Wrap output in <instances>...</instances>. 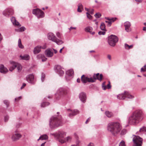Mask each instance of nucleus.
<instances>
[{
    "mask_svg": "<svg viewBox=\"0 0 146 146\" xmlns=\"http://www.w3.org/2000/svg\"><path fill=\"white\" fill-rule=\"evenodd\" d=\"M26 84L25 83H23V84L22 86L21 87V89H22L23 88H24V87L26 86Z\"/></svg>",
    "mask_w": 146,
    "mask_h": 146,
    "instance_id": "55",
    "label": "nucleus"
},
{
    "mask_svg": "<svg viewBox=\"0 0 146 146\" xmlns=\"http://www.w3.org/2000/svg\"><path fill=\"white\" fill-rule=\"evenodd\" d=\"M44 56L43 54H39L37 56L39 58L40 57H41L42 59V61H45L47 59V58H43Z\"/></svg>",
    "mask_w": 146,
    "mask_h": 146,
    "instance_id": "33",
    "label": "nucleus"
},
{
    "mask_svg": "<svg viewBox=\"0 0 146 146\" xmlns=\"http://www.w3.org/2000/svg\"><path fill=\"white\" fill-rule=\"evenodd\" d=\"M105 19H107V20H108V21H112V22H114V21L115 20V19H116V18H109V17H106L105 18Z\"/></svg>",
    "mask_w": 146,
    "mask_h": 146,
    "instance_id": "37",
    "label": "nucleus"
},
{
    "mask_svg": "<svg viewBox=\"0 0 146 146\" xmlns=\"http://www.w3.org/2000/svg\"><path fill=\"white\" fill-rule=\"evenodd\" d=\"M21 125V124L20 123H18V124H17L16 125V127H19Z\"/></svg>",
    "mask_w": 146,
    "mask_h": 146,
    "instance_id": "59",
    "label": "nucleus"
},
{
    "mask_svg": "<svg viewBox=\"0 0 146 146\" xmlns=\"http://www.w3.org/2000/svg\"><path fill=\"white\" fill-rule=\"evenodd\" d=\"M140 132H146V127L144 126L143 127L139 130Z\"/></svg>",
    "mask_w": 146,
    "mask_h": 146,
    "instance_id": "39",
    "label": "nucleus"
},
{
    "mask_svg": "<svg viewBox=\"0 0 146 146\" xmlns=\"http://www.w3.org/2000/svg\"><path fill=\"white\" fill-rule=\"evenodd\" d=\"M66 133L63 131H59L56 133V137L60 139H64V137L66 136Z\"/></svg>",
    "mask_w": 146,
    "mask_h": 146,
    "instance_id": "20",
    "label": "nucleus"
},
{
    "mask_svg": "<svg viewBox=\"0 0 146 146\" xmlns=\"http://www.w3.org/2000/svg\"><path fill=\"white\" fill-rule=\"evenodd\" d=\"M125 47L126 49H129L130 48H132L133 47V45H129L128 44L126 43H125L124 44Z\"/></svg>",
    "mask_w": 146,
    "mask_h": 146,
    "instance_id": "30",
    "label": "nucleus"
},
{
    "mask_svg": "<svg viewBox=\"0 0 146 146\" xmlns=\"http://www.w3.org/2000/svg\"><path fill=\"white\" fill-rule=\"evenodd\" d=\"M11 66H10L9 70L11 71H12L16 67H17L18 71H20L22 69L21 65L14 61H11L10 62Z\"/></svg>",
    "mask_w": 146,
    "mask_h": 146,
    "instance_id": "9",
    "label": "nucleus"
},
{
    "mask_svg": "<svg viewBox=\"0 0 146 146\" xmlns=\"http://www.w3.org/2000/svg\"><path fill=\"white\" fill-rule=\"evenodd\" d=\"M45 54L46 56L48 57H52L53 55V53L50 49H47L45 51Z\"/></svg>",
    "mask_w": 146,
    "mask_h": 146,
    "instance_id": "24",
    "label": "nucleus"
},
{
    "mask_svg": "<svg viewBox=\"0 0 146 146\" xmlns=\"http://www.w3.org/2000/svg\"><path fill=\"white\" fill-rule=\"evenodd\" d=\"M48 37L49 40L56 42L58 45H60L63 43L62 40L58 39L54 34L52 33H48Z\"/></svg>",
    "mask_w": 146,
    "mask_h": 146,
    "instance_id": "5",
    "label": "nucleus"
},
{
    "mask_svg": "<svg viewBox=\"0 0 146 146\" xmlns=\"http://www.w3.org/2000/svg\"><path fill=\"white\" fill-rule=\"evenodd\" d=\"M56 35L58 38H61V35L60 33L59 32H57L56 33Z\"/></svg>",
    "mask_w": 146,
    "mask_h": 146,
    "instance_id": "47",
    "label": "nucleus"
},
{
    "mask_svg": "<svg viewBox=\"0 0 146 146\" xmlns=\"http://www.w3.org/2000/svg\"><path fill=\"white\" fill-rule=\"evenodd\" d=\"M13 10L11 8L6 9L3 12V15L6 17H9L10 16L13 15Z\"/></svg>",
    "mask_w": 146,
    "mask_h": 146,
    "instance_id": "11",
    "label": "nucleus"
},
{
    "mask_svg": "<svg viewBox=\"0 0 146 146\" xmlns=\"http://www.w3.org/2000/svg\"><path fill=\"white\" fill-rule=\"evenodd\" d=\"M41 137V140H46L48 139V136L46 134H44L40 136Z\"/></svg>",
    "mask_w": 146,
    "mask_h": 146,
    "instance_id": "36",
    "label": "nucleus"
},
{
    "mask_svg": "<svg viewBox=\"0 0 146 146\" xmlns=\"http://www.w3.org/2000/svg\"><path fill=\"white\" fill-rule=\"evenodd\" d=\"M143 140L139 136L135 135L133 139V146H141Z\"/></svg>",
    "mask_w": 146,
    "mask_h": 146,
    "instance_id": "7",
    "label": "nucleus"
},
{
    "mask_svg": "<svg viewBox=\"0 0 146 146\" xmlns=\"http://www.w3.org/2000/svg\"><path fill=\"white\" fill-rule=\"evenodd\" d=\"M11 21L14 25L17 26L19 25V23L16 21L15 17H12L11 19Z\"/></svg>",
    "mask_w": 146,
    "mask_h": 146,
    "instance_id": "26",
    "label": "nucleus"
},
{
    "mask_svg": "<svg viewBox=\"0 0 146 146\" xmlns=\"http://www.w3.org/2000/svg\"><path fill=\"white\" fill-rule=\"evenodd\" d=\"M57 132H56L55 133H50V134L55 136H56V133H57Z\"/></svg>",
    "mask_w": 146,
    "mask_h": 146,
    "instance_id": "60",
    "label": "nucleus"
},
{
    "mask_svg": "<svg viewBox=\"0 0 146 146\" xmlns=\"http://www.w3.org/2000/svg\"><path fill=\"white\" fill-rule=\"evenodd\" d=\"M81 80L82 82L84 84L87 83L88 82H95V80L93 79L92 78L87 77L84 75H82L81 76Z\"/></svg>",
    "mask_w": 146,
    "mask_h": 146,
    "instance_id": "12",
    "label": "nucleus"
},
{
    "mask_svg": "<svg viewBox=\"0 0 146 146\" xmlns=\"http://www.w3.org/2000/svg\"><path fill=\"white\" fill-rule=\"evenodd\" d=\"M106 87V88H107L108 89H110L111 88V86L110 85V82H109L108 84L107 85Z\"/></svg>",
    "mask_w": 146,
    "mask_h": 146,
    "instance_id": "52",
    "label": "nucleus"
},
{
    "mask_svg": "<svg viewBox=\"0 0 146 146\" xmlns=\"http://www.w3.org/2000/svg\"><path fill=\"white\" fill-rule=\"evenodd\" d=\"M49 104V102H43L41 104V106L42 107H44Z\"/></svg>",
    "mask_w": 146,
    "mask_h": 146,
    "instance_id": "35",
    "label": "nucleus"
},
{
    "mask_svg": "<svg viewBox=\"0 0 146 146\" xmlns=\"http://www.w3.org/2000/svg\"><path fill=\"white\" fill-rule=\"evenodd\" d=\"M22 137V135L20 133H16L13 134L11 139L13 141H17L19 140Z\"/></svg>",
    "mask_w": 146,
    "mask_h": 146,
    "instance_id": "17",
    "label": "nucleus"
},
{
    "mask_svg": "<svg viewBox=\"0 0 146 146\" xmlns=\"http://www.w3.org/2000/svg\"><path fill=\"white\" fill-rule=\"evenodd\" d=\"M77 82L78 83H80V79L79 78H78L77 80Z\"/></svg>",
    "mask_w": 146,
    "mask_h": 146,
    "instance_id": "63",
    "label": "nucleus"
},
{
    "mask_svg": "<svg viewBox=\"0 0 146 146\" xmlns=\"http://www.w3.org/2000/svg\"><path fill=\"white\" fill-rule=\"evenodd\" d=\"M74 71L72 69H70L66 72V75L65 76L66 80L67 81L70 80L73 78Z\"/></svg>",
    "mask_w": 146,
    "mask_h": 146,
    "instance_id": "14",
    "label": "nucleus"
},
{
    "mask_svg": "<svg viewBox=\"0 0 146 146\" xmlns=\"http://www.w3.org/2000/svg\"><path fill=\"white\" fill-rule=\"evenodd\" d=\"M94 11V10L93 9H92L90 12V13L92 15L93 14Z\"/></svg>",
    "mask_w": 146,
    "mask_h": 146,
    "instance_id": "58",
    "label": "nucleus"
},
{
    "mask_svg": "<svg viewBox=\"0 0 146 146\" xmlns=\"http://www.w3.org/2000/svg\"><path fill=\"white\" fill-rule=\"evenodd\" d=\"M49 123V126L51 129L62 126L64 124L62 118L60 115L52 116L50 119Z\"/></svg>",
    "mask_w": 146,
    "mask_h": 146,
    "instance_id": "1",
    "label": "nucleus"
},
{
    "mask_svg": "<svg viewBox=\"0 0 146 146\" xmlns=\"http://www.w3.org/2000/svg\"><path fill=\"white\" fill-rule=\"evenodd\" d=\"M126 130L125 129H123L121 131V135H124L126 133Z\"/></svg>",
    "mask_w": 146,
    "mask_h": 146,
    "instance_id": "45",
    "label": "nucleus"
},
{
    "mask_svg": "<svg viewBox=\"0 0 146 146\" xmlns=\"http://www.w3.org/2000/svg\"><path fill=\"white\" fill-rule=\"evenodd\" d=\"M45 76L44 74L43 73H42L41 75V80H42V82H44V80L45 78Z\"/></svg>",
    "mask_w": 146,
    "mask_h": 146,
    "instance_id": "38",
    "label": "nucleus"
},
{
    "mask_svg": "<svg viewBox=\"0 0 146 146\" xmlns=\"http://www.w3.org/2000/svg\"><path fill=\"white\" fill-rule=\"evenodd\" d=\"M67 93V91L66 89L62 88H59L56 94L57 100H58L59 97L66 95Z\"/></svg>",
    "mask_w": 146,
    "mask_h": 146,
    "instance_id": "6",
    "label": "nucleus"
},
{
    "mask_svg": "<svg viewBox=\"0 0 146 146\" xmlns=\"http://www.w3.org/2000/svg\"><path fill=\"white\" fill-rule=\"evenodd\" d=\"M33 14L37 16L38 18H43L44 14L43 11L38 9H35L33 10Z\"/></svg>",
    "mask_w": 146,
    "mask_h": 146,
    "instance_id": "8",
    "label": "nucleus"
},
{
    "mask_svg": "<svg viewBox=\"0 0 146 146\" xmlns=\"http://www.w3.org/2000/svg\"><path fill=\"white\" fill-rule=\"evenodd\" d=\"M67 111L70 112L69 114V116L70 117L77 115L79 113V111L77 110H74L72 111L70 109H67Z\"/></svg>",
    "mask_w": 146,
    "mask_h": 146,
    "instance_id": "19",
    "label": "nucleus"
},
{
    "mask_svg": "<svg viewBox=\"0 0 146 146\" xmlns=\"http://www.w3.org/2000/svg\"><path fill=\"white\" fill-rule=\"evenodd\" d=\"M134 98L133 96L129 94L128 92H125L124 94H120L117 95L118 99L120 100H124L125 98L132 99Z\"/></svg>",
    "mask_w": 146,
    "mask_h": 146,
    "instance_id": "10",
    "label": "nucleus"
},
{
    "mask_svg": "<svg viewBox=\"0 0 146 146\" xmlns=\"http://www.w3.org/2000/svg\"><path fill=\"white\" fill-rule=\"evenodd\" d=\"M143 31H146V27H144L143 28Z\"/></svg>",
    "mask_w": 146,
    "mask_h": 146,
    "instance_id": "64",
    "label": "nucleus"
},
{
    "mask_svg": "<svg viewBox=\"0 0 146 146\" xmlns=\"http://www.w3.org/2000/svg\"><path fill=\"white\" fill-rule=\"evenodd\" d=\"M122 128L121 124L118 122H112L108 124L107 129L113 135L118 133Z\"/></svg>",
    "mask_w": 146,
    "mask_h": 146,
    "instance_id": "2",
    "label": "nucleus"
},
{
    "mask_svg": "<svg viewBox=\"0 0 146 146\" xmlns=\"http://www.w3.org/2000/svg\"><path fill=\"white\" fill-rule=\"evenodd\" d=\"M46 47L45 45L43 46L38 45L36 46L34 49L33 52L34 54H37L40 51L41 49H45Z\"/></svg>",
    "mask_w": 146,
    "mask_h": 146,
    "instance_id": "15",
    "label": "nucleus"
},
{
    "mask_svg": "<svg viewBox=\"0 0 146 146\" xmlns=\"http://www.w3.org/2000/svg\"><path fill=\"white\" fill-rule=\"evenodd\" d=\"M88 146H94V144L92 143H90Z\"/></svg>",
    "mask_w": 146,
    "mask_h": 146,
    "instance_id": "56",
    "label": "nucleus"
},
{
    "mask_svg": "<svg viewBox=\"0 0 146 146\" xmlns=\"http://www.w3.org/2000/svg\"><path fill=\"white\" fill-rule=\"evenodd\" d=\"M106 22L108 23L107 25L108 27H110L111 26V24L112 22H112V21H105Z\"/></svg>",
    "mask_w": 146,
    "mask_h": 146,
    "instance_id": "43",
    "label": "nucleus"
},
{
    "mask_svg": "<svg viewBox=\"0 0 146 146\" xmlns=\"http://www.w3.org/2000/svg\"><path fill=\"white\" fill-rule=\"evenodd\" d=\"M119 146H125V142L123 141H122L119 143Z\"/></svg>",
    "mask_w": 146,
    "mask_h": 146,
    "instance_id": "44",
    "label": "nucleus"
},
{
    "mask_svg": "<svg viewBox=\"0 0 146 146\" xmlns=\"http://www.w3.org/2000/svg\"><path fill=\"white\" fill-rule=\"evenodd\" d=\"M3 102L4 104L6 105L7 107L9 104L8 101L7 100H5L3 101Z\"/></svg>",
    "mask_w": 146,
    "mask_h": 146,
    "instance_id": "48",
    "label": "nucleus"
},
{
    "mask_svg": "<svg viewBox=\"0 0 146 146\" xmlns=\"http://www.w3.org/2000/svg\"><path fill=\"white\" fill-rule=\"evenodd\" d=\"M25 29V28L24 27H22L16 29L15 31L18 32H22L24 31Z\"/></svg>",
    "mask_w": 146,
    "mask_h": 146,
    "instance_id": "34",
    "label": "nucleus"
},
{
    "mask_svg": "<svg viewBox=\"0 0 146 146\" xmlns=\"http://www.w3.org/2000/svg\"><path fill=\"white\" fill-rule=\"evenodd\" d=\"M79 98L82 102L84 103L86 98V94L84 92L81 93L79 95Z\"/></svg>",
    "mask_w": 146,
    "mask_h": 146,
    "instance_id": "22",
    "label": "nucleus"
},
{
    "mask_svg": "<svg viewBox=\"0 0 146 146\" xmlns=\"http://www.w3.org/2000/svg\"><path fill=\"white\" fill-rule=\"evenodd\" d=\"M76 28L75 27H71L69 29V30L70 31L72 29H75Z\"/></svg>",
    "mask_w": 146,
    "mask_h": 146,
    "instance_id": "61",
    "label": "nucleus"
},
{
    "mask_svg": "<svg viewBox=\"0 0 146 146\" xmlns=\"http://www.w3.org/2000/svg\"><path fill=\"white\" fill-rule=\"evenodd\" d=\"M85 30L86 31L90 33L92 32L93 30V28L91 27H88L85 28Z\"/></svg>",
    "mask_w": 146,
    "mask_h": 146,
    "instance_id": "32",
    "label": "nucleus"
},
{
    "mask_svg": "<svg viewBox=\"0 0 146 146\" xmlns=\"http://www.w3.org/2000/svg\"><path fill=\"white\" fill-rule=\"evenodd\" d=\"M20 56L21 59L22 60H29V56L27 54H25L23 56L20 55Z\"/></svg>",
    "mask_w": 146,
    "mask_h": 146,
    "instance_id": "27",
    "label": "nucleus"
},
{
    "mask_svg": "<svg viewBox=\"0 0 146 146\" xmlns=\"http://www.w3.org/2000/svg\"><path fill=\"white\" fill-rule=\"evenodd\" d=\"M118 40V38L115 35H111L108 37V43L110 46L113 47L115 46Z\"/></svg>",
    "mask_w": 146,
    "mask_h": 146,
    "instance_id": "4",
    "label": "nucleus"
},
{
    "mask_svg": "<svg viewBox=\"0 0 146 146\" xmlns=\"http://www.w3.org/2000/svg\"><path fill=\"white\" fill-rule=\"evenodd\" d=\"M8 72V70L6 67H5L3 64H0V72L3 73L5 74Z\"/></svg>",
    "mask_w": 146,
    "mask_h": 146,
    "instance_id": "23",
    "label": "nucleus"
},
{
    "mask_svg": "<svg viewBox=\"0 0 146 146\" xmlns=\"http://www.w3.org/2000/svg\"><path fill=\"white\" fill-rule=\"evenodd\" d=\"M141 113L140 111H136L133 113L128 119V122L131 124L138 123L141 120Z\"/></svg>",
    "mask_w": 146,
    "mask_h": 146,
    "instance_id": "3",
    "label": "nucleus"
},
{
    "mask_svg": "<svg viewBox=\"0 0 146 146\" xmlns=\"http://www.w3.org/2000/svg\"><path fill=\"white\" fill-rule=\"evenodd\" d=\"M71 138L70 137H68L64 139H60L59 142L61 143H64L66 142H68L70 141Z\"/></svg>",
    "mask_w": 146,
    "mask_h": 146,
    "instance_id": "25",
    "label": "nucleus"
},
{
    "mask_svg": "<svg viewBox=\"0 0 146 146\" xmlns=\"http://www.w3.org/2000/svg\"><path fill=\"white\" fill-rule=\"evenodd\" d=\"M86 14L87 15V17L90 19H92V16L89 14L88 12L86 13Z\"/></svg>",
    "mask_w": 146,
    "mask_h": 146,
    "instance_id": "46",
    "label": "nucleus"
},
{
    "mask_svg": "<svg viewBox=\"0 0 146 146\" xmlns=\"http://www.w3.org/2000/svg\"><path fill=\"white\" fill-rule=\"evenodd\" d=\"M78 7L80 8L83 9V7L81 3H79L78 5Z\"/></svg>",
    "mask_w": 146,
    "mask_h": 146,
    "instance_id": "53",
    "label": "nucleus"
},
{
    "mask_svg": "<svg viewBox=\"0 0 146 146\" xmlns=\"http://www.w3.org/2000/svg\"><path fill=\"white\" fill-rule=\"evenodd\" d=\"M26 79L29 83L32 84L35 83L34 76L33 74H30L27 76L26 77Z\"/></svg>",
    "mask_w": 146,
    "mask_h": 146,
    "instance_id": "16",
    "label": "nucleus"
},
{
    "mask_svg": "<svg viewBox=\"0 0 146 146\" xmlns=\"http://www.w3.org/2000/svg\"><path fill=\"white\" fill-rule=\"evenodd\" d=\"M90 119L89 118H88L86 121L85 123H86L87 124L88 123V121L90 120Z\"/></svg>",
    "mask_w": 146,
    "mask_h": 146,
    "instance_id": "62",
    "label": "nucleus"
},
{
    "mask_svg": "<svg viewBox=\"0 0 146 146\" xmlns=\"http://www.w3.org/2000/svg\"><path fill=\"white\" fill-rule=\"evenodd\" d=\"M106 32L105 31H100L98 32V34L100 35H104L105 34Z\"/></svg>",
    "mask_w": 146,
    "mask_h": 146,
    "instance_id": "50",
    "label": "nucleus"
},
{
    "mask_svg": "<svg viewBox=\"0 0 146 146\" xmlns=\"http://www.w3.org/2000/svg\"><path fill=\"white\" fill-rule=\"evenodd\" d=\"M108 58L110 60H111V56L110 55L108 54V55L107 56Z\"/></svg>",
    "mask_w": 146,
    "mask_h": 146,
    "instance_id": "57",
    "label": "nucleus"
},
{
    "mask_svg": "<svg viewBox=\"0 0 146 146\" xmlns=\"http://www.w3.org/2000/svg\"><path fill=\"white\" fill-rule=\"evenodd\" d=\"M9 118V117L7 115L5 116L4 117V121L5 122H7L8 121Z\"/></svg>",
    "mask_w": 146,
    "mask_h": 146,
    "instance_id": "51",
    "label": "nucleus"
},
{
    "mask_svg": "<svg viewBox=\"0 0 146 146\" xmlns=\"http://www.w3.org/2000/svg\"><path fill=\"white\" fill-rule=\"evenodd\" d=\"M94 16L96 18H98L101 16V15L100 13H97L94 15Z\"/></svg>",
    "mask_w": 146,
    "mask_h": 146,
    "instance_id": "41",
    "label": "nucleus"
},
{
    "mask_svg": "<svg viewBox=\"0 0 146 146\" xmlns=\"http://www.w3.org/2000/svg\"><path fill=\"white\" fill-rule=\"evenodd\" d=\"M100 29L102 31H106L105 28V25L104 23H101L100 26Z\"/></svg>",
    "mask_w": 146,
    "mask_h": 146,
    "instance_id": "31",
    "label": "nucleus"
},
{
    "mask_svg": "<svg viewBox=\"0 0 146 146\" xmlns=\"http://www.w3.org/2000/svg\"><path fill=\"white\" fill-rule=\"evenodd\" d=\"M103 76L102 74H100V75L99 73H98L96 74H94L93 76V78L94 80L95 81V80L97 79L100 81H101L102 79Z\"/></svg>",
    "mask_w": 146,
    "mask_h": 146,
    "instance_id": "21",
    "label": "nucleus"
},
{
    "mask_svg": "<svg viewBox=\"0 0 146 146\" xmlns=\"http://www.w3.org/2000/svg\"><path fill=\"white\" fill-rule=\"evenodd\" d=\"M81 9V8L78 7V9H77V11L79 12H81L82 11L81 10V9Z\"/></svg>",
    "mask_w": 146,
    "mask_h": 146,
    "instance_id": "54",
    "label": "nucleus"
},
{
    "mask_svg": "<svg viewBox=\"0 0 146 146\" xmlns=\"http://www.w3.org/2000/svg\"><path fill=\"white\" fill-rule=\"evenodd\" d=\"M106 82H104L102 84V88L103 90H105L106 89V87L105 86Z\"/></svg>",
    "mask_w": 146,
    "mask_h": 146,
    "instance_id": "42",
    "label": "nucleus"
},
{
    "mask_svg": "<svg viewBox=\"0 0 146 146\" xmlns=\"http://www.w3.org/2000/svg\"><path fill=\"white\" fill-rule=\"evenodd\" d=\"M22 98V97L21 96H20L18 97L17 98H16L15 99V102L18 101L20 100Z\"/></svg>",
    "mask_w": 146,
    "mask_h": 146,
    "instance_id": "49",
    "label": "nucleus"
},
{
    "mask_svg": "<svg viewBox=\"0 0 146 146\" xmlns=\"http://www.w3.org/2000/svg\"><path fill=\"white\" fill-rule=\"evenodd\" d=\"M146 65H145L141 69V72H145L146 71Z\"/></svg>",
    "mask_w": 146,
    "mask_h": 146,
    "instance_id": "40",
    "label": "nucleus"
},
{
    "mask_svg": "<svg viewBox=\"0 0 146 146\" xmlns=\"http://www.w3.org/2000/svg\"><path fill=\"white\" fill-rule=\"evenodd\" d=\"M124 25L125 27V30L127 32H129L131 31V29L130 27L131 24L130 22L129 21L125 22Z\"/></svg>",
    "mask_w": 146,
    "mask_h": 146,
    "instance_id": "18",
    "label": "nucleus"
},
{
    "mask_svg": "<svg viewBox=\"0 0 146 146\" xmlns=\"http://www.w3.org/2000/svg\"><path fill=\"white\" fill-rule=\"evenodd\" d=\"M63 68L59 65H57L54 67L55 72L60 76H62L64 74V72L62 70Z\"/></svg>",
    "mask_w": 146,
    "mask_h": 146,
    "instance_id": "13",
    "label": "nucleus"
},
{
    "mask_svg": "<svg viewBox=\"0 0 146 146\" xmlns=\"http://www.w3.org/2000/svg\"><path fill=\"white\" fill-rule=\"evenodd\" d=\"M106 115L108 117H110L113 115V113L108 111H106L105 112Z\"/></svg>",
    "mask_w": 146,
    "mask_h": 146,
    "instance_id": "29",
    "label": "nucleus"
},
{
    "mask_svg": "<svg viewBox=\"0 0 146 146\" xmlns=\"http://www.w3.org/2000/svg\"><path fill=\"white\" fill-rule=\"evenodd\" d=\"M18 46L19 47L21 48H24V46L22 45L21 39L19 38L18 41Z\"/></svg>",
    "mask_w": 146,
    "mask_h": 146,
    "instance_id": "28",
    "label": "nucleus"
}]
</instances>
